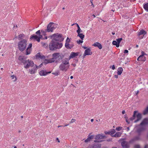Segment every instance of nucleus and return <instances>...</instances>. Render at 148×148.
Here are the masks:
<instances>
[{"instance_id":"1","label":"nucleus","mask_w":148,"mask_h":148,"mask_svg":"<svg viewBox=\"0 0 148 148\" xmlns=\"http://www.w3.org/2000/svg\"><path fill=\"white\" fill-rule=\"evenodd\" d=\"M64 56L59 53H55L52 55V58L45 60L44 63H45L52 62L57 63L61 60L63 58Z\"/></svg>"},{"instance_id":"2","label":"nucleus","mask_w":148,"mask_h":148,"mask_svg":"<svg viewBox=\"0 0 148 148\" xmlns=\"http://www.w3.org/2000/svg\"><path fill=\"white\" fill-rule=\"evenodd\" d=\"M62 46V43H59L53 39L49 44V47L50 50L53 51L61 48Z\"/></svg>"},{"instance_id":"3","label":"nucleus","mask_w":148,"mask_h":148,"mask_svg":"<svg viewBox=\"0 0 148 148\" xmlns=\"http://www.w3.org/2000/svg\"><path fill=\"white\" fill-rule=\"evenodd\" d=\"M36 35L33 34L31 36L30 38V40H36L38 42H39L41 39H47V37L45 36L44 38H42V35L40 34V30H38L36 32Z\"/></svg>"},{"instance_id":"4","label":"nucleus","mask_w":148,"mask_h":148,"mask_svg":"<svg viewBox=\"0 0 148 148\" xmlns=\"http://www.w3.org/2000/svg\"><path fill=\"white\" fill-rule=\"evenodd\" d=\"M27 44V40L25 39H23L19 41L18 43V48L20 51H22L26 49Z\"/></svg>"},{"instance_id":"5","label":"nucleus","mask_w":148,"mask_h":148,"mask_svg":"<svg viewBox=\"0 0 148 148\" xmlns=\"http://www.w3.org/2000/svg\"><path fill=\"white\" fill-rule=\"evenodd\" d=\"M136 117L137 118V119L135 121L134 123H136L140 120L142 118L141 114L138 112L136 111H134L132 116L130 118V119L131 121H132L135 119Z\"/></svg>"},{"instance_id":"6","label":"nucleus","mask_w":148,"mask_h":148,"mask_svg":"<svg viewBox=\"0 0 148 148\" xmlns=\"http://www.w3.org/2000/svg\"><path fill=\"white\" fill-rule=\"evenodd\" d=\"M51 38H53V40L56 41H59L62 42L63 41L64 38L61 34L57 33L54 34L51 36Z\"/></svg>"},{"instance_id":"7","label":"nucleus","mask_w":148,"mask_h":148,"mask_svg":"<svg viewBox=\"0 0 148 148\" xmlns=\"http://www.w3.org/2000/svg\"><path fill=\"white\" fill-rule=\"evenodd\" d=\"M58 25L53 23L51 22L48 25L46 30L47 32H52L54 29L57 27Z\"/></svg>"},{"instance_id":"8","label":"nucleus","mask_w":148,"mask_h":148,"mask_svg":"<svg viewBox=\"0 0 148 148\" xmlns=\"http://www.w3.org/2000/svg\"><path fill=\"white\" fill-rule=\"evenodd\" d=\"M24 68L26 69H28L30 67H33L34 65V64L32 61L29 60H26L25 63L24 64Z\"/></svg>"},{"instance_id":"9","label":"nucleus","mask_w":148,"mask_h":148,"mask_svg":"<svg viewBox=\"0 0 148 148\" xmlns=\"http://www.w3.org/2000/svg\"><path fill=\"white\" fill-rule=\"evenodd\" d=\"M105 137V136L101 134H99L96 135L95 137L96 140H94L95 142H101L102 140H100L101 139L104 138Z\"/></svg>"},{"instance_id":"10","label":"nucleus","mask_w":148,"mask_h":148,"mask_svg":"<svg viewBox=\"0 0 148 148\" xmlns=\"http://www.w3.org/2000/svg\"><path fill=\"white\" fill-rule=\"evenodd\" d=\"M141 53V54L138 58L137 60L139 61L145 62L146 60V58L144 56L145 55H146L147 54L143 51H142Z\"/></svg>"},{"instance_id":"11","label":"nucleus","mask_w":148,"mask_h":148,"mask_svg":"<svg viewBox=\"0 0 148 148\" xmlns=\"http://www.w3.org/2000/svg\"><path fill=\"white\" fill-rule=\"evenodd\" d=\"M69 67V65H66L61 64L59 66L60 70L62 71H67Z\"/></svg>"},{"instance_id":"12","label":"nucleus","mask_w":148,"mask_h":148,"mask_svg":"<svg viewBox=\"0 0 148 148\" xmlns=\"http://www.w3.org/2000/svg\"><path fill=\"white\" fill-rule=\"evenodd\" d=\"M146 32L143 29H142L138 32V35L140 39H142L144 35L146 34Z\"/></svg>"},{"instance_id":"13","label":"nucleus","mask_w":148,"mask_h":148,"mask_svg":"<svg viewBox=\"0 0 148 148\" xmlns=\"http://www.w3.org/2000/svg\"><path fill=\"white\" fill-rule=\"evenodd\" d=\"M32 67H33L32 69L29 70V72L31 74H34L38 69V66L36 64H35Z\"/></svg>"},{"instance_id":"14","label":"nucleus","mask_w":148,"mask_h":148,"mask_svg":"<svg viewBox=\"0 0 148 148\" xmlns=\"http://www.w3.org/2000/svg\"><path fill=\"white\" fill-rule=\"evenodd\" d=\"M121 145L123 148H129V143L125 141H123L121 143Z\"/></svg>"},{"instance_id":"15","label":"nucleus","mask_w":148,"mask_h":148,"mask_svg":"<svg viewBox=\"0 0 148 148\" xmlns=\"http://www.w3.org/2000/svg\"><path fill=\"white\" fill-rule=\"evenodd\" d=\"M79 53V52H71L69 56V59H71V58H73L75 57L76 56H78Z\"/></svg>"},{"instance_id":"16","label":"nucleus","mask_w":148,"mask_h":148,"mask_svg":"<svg viewBox=\"0 0 148 148\" xmlns=\"http://www.w3.org/2000/svg\"><path fill=\"white\" fill-rule=\"evenodd\" d=\"M51 73V71L47 72L44 70H42L39 72V74L41 76H45L48 74H49Z\"/></svg>"},{"instance_id":"17","label":"nucleus","mask_w":148,"mask_h":148,"mask_svg":"<svg viewBox=\"0 0 148 148\" xmlns=\"http://www.w3.org/2000/svg\"><path fill=\"white\" fill-rule=\"evenodd\" d=\"M148 124V118H146L144 119L140 123L141 125H146Z\"/></svg>"},{"instance_id":"18","label":"nucleus","mask_w":148,"mask_h":148,"mask_svg":"<svg viewBox=\"0 0 148 148\" xmlns=\"http://www.w3.org/2000/svg\"><path fill=\"white\" fill-rule=\"evenodd\" d=\"M84 53L86 55H91L92 54V52L91 51V50L90 48H88L86 49Z\"/></svg>"},{"instance_id":"19","label":"nucleus","mask_w":148,"mask_h":148,"mask_svg":"<svg viewBox=\"0 0 148 148\" xmlns=\"http://www.w3.org/2000/svg\"><path fill=\"white\" fill-rule=\"evenodd\" d=\"M70 60V59H69H69L65 58L62 61V64L66 65H69V62Z\"/></svg>"},{"instance_id":"20","label":"nucleus","mask_w":148,"mask_h":148,"mask_svg":"<svg viewBox=\"0 0 148 148\" xmlns=\"http://www.w3.org/2000/svg\"><path fill=\"white\" fill-rule=\"evenodd\" d=\"M18 59L19 60L21 61L24 64L25 63L27 60L25 59L24 57L22 56H20L18 58Z\"/></svg>"},{"instance_id":"21","label":"nucleus","mask_w":148,"mask_h":148,"mask_svg":"<svg viewBox=\"0 0 148 148\" xmlns=\"http://www.w3.org/2000/svg\"><path fill=\"white\" fill-rule=\"evenodd\" d=\"M74 46L73 44H69V43H65V47L68 49H71Z\"/></svg>"},{"instance_id":"22","label":"nucleus","mask_w":148,"mask_h":148,"mask_svg":"<svg viewBox=\"0 0 148 148\" xmlns=\"http://www.w3.org/2000/svg\"><path fill=\"white\" fill-rule=\"evenodd\" d=\"M101 145L100 143H95L92 145L90 148H100Z\"/></svg>"},{"instance_id":"23","label":"nucleus","mask_w":148,"mask_h":148,"mask_svg":"<svg viewBox=\"0 0 148 148\" xmlns=\"http://www.w3.org/2000/svg\"><path fill=\"white\" fill-rule=\"evenodd\" d=\"M93 45L95 47H98L100 49H101L102 48V45L99 43L98 42H96Z\"/></svg>"},{"instance_id":"24","label":"nucleus","mask_w":148,"mask_h":148,"mask_svg":"<svg viewBox=\"0 0 148 148\" xmlns=\"http://www.w3.org/2000/svg\"><path fill=\"white\" fill-rule=\"evenodd\" d=\"M36 58H40L41 59H44L45 57L44 56L41 55L40 53H38L36 55Z\"/></svg>"},{"instance_id":"25","label":"nucleus","mask_w":148,"mask_h":148,"mask_svg":"<svg viewBox=\"0 0 148 148\" xmlns=\"http://www.w3.org/2000/svg\"><path fill=\"white\" fill-rule=\"evenodd\" d=\"M122 133L120 132H117L115 134L112 136V137H119L121 136Z\"/></svg>"},{"instance_id":"26","label":"nucleus","mask_w":148,"mask_h":148,"mask_svg":"<svg viewBox=\"0 0 148 148\" xmlns=\"http://www.w3.org/2000/svg\"><path fill=\"white\" fill-rule=\"evenodd\" d=\"M123 69L121 67H119L117 70V73L118 75H121L123 72Z\"/></svg>"},{"instance_id":"27","label":"nucleus","mask_w":148,"mask_h":148,"mask_svg":"<svg viewBox=\"0 0 148 148\" xmlns=\"http://www.w3.org/2000/svg\"><path fill=\"white\" fill-rule=\"evenodd\" d=\"M10 77L13 80V82H15L17 80V78L16 76L14 75H11L10 76Z\"/></svg>"},{"instance_id":"28","label":"nucleus","mask_w":148,"mask_h":148,"mask_svg":"<svg viewBox=\"0 0 148 148\" xmlns=\"http://www.w3.org/2000/svg\"><path fill=\"white\" fill-rule=\"evenodd\" d=\"M143 8L145 10L148 12V3H144L143 5Z\"/></svg>"},{"instance_id":"29","label":"nucleus","mask_w":148,"mask_h":148,"mask_svg":"<svg viewBox=\"0 0 148 148\" xmlns=\"http://www.w3.org/2000/svg\"><path fill=\"white\" fill-rule=\"evenodd\" d=\"M93 137V136L92 135H91L90 136H89V137L88 138L85 140V142H88L90 141L91 139H92Z\"/></svg>"},{"instance_id":"30","label":"nucleus","mask_w":148,"mask_h":148,"mask_svg":"<svg viewBox=\"0 0 148 148\" xmlns=\"http://www.w3.org/2000/svg\"><path fill=\"white\" fill-rule=\"evenodd\" d=\"M77 36H79L82 40H83L84 37V35L82 33H80L78 34Z\"/></svg>"},{"instance_id":"31","label":"nucleus","mask_w":148,"mask_h":148,"mask_svg":"<svg viewBox=\"0 0 148 148\" xmlns=\"http://www.w3.org/2000/svg\"><path fill=\"white\" fill-rule=\"evenodd\" d=\"M25 35L24 34H21L18 35V39L19 40H20L22 39L24 37Z\"/></svg>"},{"instance_id":"32","label":"nucleus","mask_w":148,"mask_h":148,"mask_svg":"<svg viewBox=\"0 0 148 148\" xmlns=\"http://www.w3.org/2000/svg\"><path fill=\"white\" fill-rule=\"evenodd\" d=\"M42 46L45 48H47L48 44L47 43L42 42L41 43Z\"/></svg>"},{"instance_id":"33","label":"nucleus","mask_w":148,"mask_h":148,"mask_svg":"<svg viewBox=\"0 0 148 148\" xmlns=\"http://www.w3.org/2000/svg\"><path fill=\"white\" fill-rule=\"evenodd\" d=\"M116 131L114 129H112L110 131V134L112 137V136L114 135L113 134Z\"/></svg>"},{"instance_id":"34","label":"nucleus","mask_w":148,"mask_h":148,"mask_svg":"<svg viewBox=\"0 0 148 148\" xmlns=\"http://www.w3.org/2000/svg\"><path fill=\"white\" fill-rule=\"evenodd\" d=\"M112 44L114 45H116V47H119V44H118V43L116 41L114 40L112 42Z\"/></svg>"},{"instance_id":"35","label":"nucleus","mask_w":148,"mask_h":148,"mask_svg":"<svg viewBox=\"0 0 148 148\" xmlns=\"http://www.w3.org/2000/svg\"><path fill=\"white\" fill-rule=\"evenodd\" d=\"M139 139V137H135V138H134V139L130 140V141L129 142H130V143H132L134 141L136 140H138Z\"/></svg>"},{"instance_id":"36","label":"nucleus","mask_w":148,"mask_h":148,"mask_svg":"<svg viewBox=\"0 0 148 148\" xmlns=\"http://www.w3.org/2000/svg\"><path fill=\"white\" fill-rule=\"evenodd\" d=\"M31 49L27 48L26 49V55H28L30 54L31 53Z\"/></svg>"},{"instance_id":"37","label":"nucleus","mask_w":148,"mask_h":148,"mask_svg":"<svg viewBox=\"0 0 148 148\" xmlns=\"http://www.w3.org/2000/svg\"><path fill=\"white\" fill-rule=\"evenodd\" d=\"M148 113V106L143 111V114L144 115Z\"/></svg>"},{"instance_id":"38","label":"nucleus","mask_w":148,"mask_h":148,"mask_svg":"<svg viewBox=\"0 0 148 148\" xmlns=\"http://www.w3.org/2000/svg\"><path fill=\"white\" fill-rule=\"evenodd\" d=\"M41 32L42 33V35L45 36L46 35V33L47 32V31L46 30V29L45 30H41Z\"/></svg>"},{"instance_id":"39","label":"nucleus","mask_w":148,"mask_h":148,"mask_svg":"<svg viewBox=\"0 0 148 148\" xmlns=\"http://www.w3.org/2000/svg\"><path fill=\"white\" fill-rule=\"evenodd\" d=\"M122 40V38H121L117 39H116V40L117 42L118 43V44H119H119H120V42Z\"/></svg>"},{"instance_id":"40","label":"nucleus","mask_w":148,"mask_h":148,"mask_svg":"<svg viewBox=\"0 0 148 148\" xmlns=\"http://www.w3.org/2000/svg\"><path fill=\"white\" fill-rule=\"evenodd\" d=\"M82 32V31L80 27L77 29V33L78 34H80V32Z\"/></svg>"},{"instance_id":"41","label":"nucleus","mask_w":148,"mask_h":148,"mask_svg":"<svg viewBox=\"0 0 148 148\" xmlns=\"http://www.w3.org/2000/svg\"><path fill=\"white\" fill-rule=\"evenodd\" d=\"M122 128V127H118L116 128V130L118 131L121 130Z\"/></svg>"},{"instance_id":"42","label":"nucleus","mask_w":148,"mask_h":148,"mask_svg":"<svg viewBox=\"0 0 148 148\" xmlns=\"http://www.w3.org/2000/svg\"><path fill=\"white\" fill-rule=\"evenodd\" d=\"M83 40H77V43L78 44H80V43H82L83 42Z\"/></svg>"},{"instance_id":"43","label":"nucleus","mask_w":148,"mask_h":148,"mask_svg":"<svg viewBox=\"0 0 148 148\" xmlns=\"http://www.w3.org/2000/svg\"><path fill=\"white\" fill-rule=\"evenodd\" d=\"M75 121H76V120L75 119H73L71 120L70 123H73L75 122Z\"/></svg>"},{"instance_id":"44","label":"nucleus","mask_w":148,"mask_h":148,"mask_svg":"<svg viewBox=\"0 0 148 148\" xmlns=\"http://www.w3.org/2000/svg\"><path fill=\"white\" fill-rule=\"evenodd\" d=\"M70 39L68 38H67L66 40L65 43H69V42H70Z\"/></svg>"},{"instance_id":"45","label":"nucleus","mask_w":148,"mask_h":148,"mask_svg":"<svg viewBox=\"0 0 148 148\" xmlns=\"http://www.w3.org/2000/svg\"><path fill=\"white\" fill-rule=\"evenodd\" d=\"M125 118L126 121L127 122V123L128 124L129 123H130V122H129V121L127 120L128 118L127 117L125 116Z\"/></svg>"},{"instance_id":"46","label":"nucleus","mask_w":148,"mask_h":148,"mask_svg":"<svg viewBox=\"0 0 148 148\" xmlns=\"http://www.w3.org/2000/svg\"><path fill=\"white\" fill-rule=\"evenodd\" d=\"M52 74L55 75L56 76H57L58 75V72H55L54 73H52Z\"/></svg>"},{"instance_id":"47","label":"nucleus","mask_w":148,"mask_h":148,"mask_svg":"<svg viewBox=\"0 0 148 148\" xmlns=\"http://www.w3.org/2000/svg\"><path fill=\"white\" fill-rule=\"evenodd\" d=\"M32 44L31 43L29 44L27 48L31 49L32 47Z\"/></svg>"},{"instance_id":"48","label":"nucleus","mask_w":148,"mask_h":148,"mask_svg":"<svg viewBox=\"0 0 148 148\" xmlns=\"http://www.w3.org/2000/svg\"><path fill=\"white\" fill-rule=\"evenodd\" d=\"M134 148H140V146L138 145H136L134 146Z\"/></svg>"},{"instance_id":"49","label":"nucleus","mask_w":148,"mask_h":148,"mask_svg":"<svg viewBox=\"0 0 148 148\" xmlns=\"http://www.w3.org/2000/svg\"><path fill=\"white\" fill-rule=\"evenodd\" d=\"M74 24L76 25L77 26V29L78 28H80V27H79V25L77 24L76 23H75V24H73L72 25V26Z\"/></svg>"},{"instance_id":"50","label":"nucleus","mask_w":148,"mask_h":148,"mask_svg":"<svg viewBox=\"0 0 148 148\" xmlns=\"http://www.w3.org/2000/svg\"><path fill=\"white\" fill-rule=\"evenodd\" d=\"M128 51L127 50H126V49L124 51V53L125 54L128 53Z\"/></svg>"},{"instance_id":"51","label":"nucleus","mask_w":148,"mask_h":148,"mask_svg":"<svg viewBox=\"0 0 148 148\" xmlns=\"http://www.w3.org/2000/svg\"><path fill=\"white\" fill-rule=\"evenodd\" d=\"M105 134H110V131L109 132H105Z\"/></svg>"},{"instance_id":"52","label":"nucleus","mask_w":148,"mask_h":148,"mask_svg":"<svg viewBox=\"0 0 148 148\" xmlns=\"http://www.w3.org/2000/svg\"><path fill=\"white\" fill-rule=\"evenodd\" d=\"M112 69L113 70H114L115 69V67L114 65H112Z\"/></svg>"},{"instance_id":"53","label":"nucleus","mask_w":148,"mask_h":148,"mask_svg":"<svg viewBox=\"0 0 148 148\" xmlns=\"http://www.w3.org/2000/svg\"><path fill=\"white\" fill-rule=\"evenodd\" d=\"M86 56V55L85 54V53H84V54H83V56H82L83 58H85V56Z\"/></svg>"},{"instance_id":"54","label":"nucleus","mask_w":148,"mask_h":148,"mask_svg":"<svg viewBox=\"0 0 148 148\" xmlns=\"http://www.w3.org/2000/svg\"><path fill=\"white\" fill-rule=\"evenodd\" d=\"M114 77L116 78H118V76L117 75H114Z\"/></svg>"},{"instance_id":"55","label":"nucleus","mask_w":148,"mask_h":148,"mask_svg":"<svg viewBox=\"0 0 148 148\" xmlns=\"http://www.w3.org/2000/svg\"><path fill=\"white\" fill-rule=\"evenodd\" d=\"M144 148H148V145H145Z\"/></svg>"},{"instance_id":"56","label":"nucleus","mask_w":148,"mask_h":148,"mask_svg":"<svg viewBox=\"0 0 148 148\" xmlns=\"http://www.w3.org/2000/svg\"><path fill=\"white\" fill-rule=\"evenodd\" d=\"M90 2L92 4V5L93 6V7H94V5L92 3V0H90Z\"/></svg>"},{"instance_id":"57","label":"nucleus","mask_w":148,"mask_h":148,"mask_svg":"<svg viewBox=\"0 0 148 148\" xmlns=\"http://www.w3.org/2000/svg\"><path fill=\"white\" fill-rule=\"evenodd\" d=\"M125 113V110H123L122 111V113L123 114H124Z\"/></svg>"},{"instance_id":"58","label":"nucleus","mask_w":148,"mask_h":148,"mask_svg":"<svg viewBox=\"0 0 148 148\" xmlns=\"http://www.w3.org/2000/svg\"><path fill=\"white\" fill-rule=\"evenodd\" d=\"M82 47L84 49H86L87 48V47L84 46H83Z\"/></svg>"},{"instance_id":"59","label":"nucleus","mask_w":148,"mask_h":148,"mask_svg":"<svg viewBox=\"0 0 148 148\" xmlns=\"http://www.w3.org/2000/svg\"><path fill=\"white\" fill-rule=\"evenodd\" d=\"M56 139L58 140V143H60V140H59V139H58V138H57Z\"/></svg>"},{"instance_id":"60","label":"nucleus","mask_w":148,"mask_h":148,"mask_svg":"<svg viewBox=\"0 0 148 148\" xmlns=\"http://www.w3.org/2000/svg\"><path fill=\"white\" fill-rule=\"evenodd\" d=\"M94 121V120L93 119H91L90 120V121L91 122H92Z\"/></svg>"},{"instance_id":"61","label":"nucleus","mask_w":148,"mask_h":148,"mask_svg":"<svg viewBox=\"0 0 148 148\" xmlns=\"http://www.w3.org/2000/svg\"><path fill=\"white\" fill-rule=\"evenodd\" d=\"M73 78V76H71V77H70V78L71 79H72Z\"/></svg>"},{"instance_id":"62","label":"nucleus","mask_w":148,"mask_h":148,"mask_svg":"<svg viewBox=\"0 0 148 148\" xmlns=\"http://www.w3.org/2000/svg\"><path fill=\"white\" fill-rule=\"evenodd\" d=\"M115 34V32H112V35H114V34Z\"/></svg>"},{"instance_id":"63","label":"nucleus","mask_w":148,"mask_h":148,"mask_svg":"<svg viewBox=\"0 0 148 148\" xmlns=\"http://www.w3.org/2000/svg\"><path fill=\"white\" fill-rule=\"evenodd\" d=\"M92 16H93L94 18H95L96 17L95 16L94 14H93Z\"/></svg>"},{"instance_id":"64","label":"nucleus","mask_w":148,"mask_h":148,"mask_svg":"<svg viewBox=\"0 0 148 148\" xmlns=\"http://www.w3.org/2000/svg\"><path fill=\"white\" fill-rule=\"evenodd\" d=\"M14 148H17V147L16 146H14Z\"/></svg>"}]
</instances>
